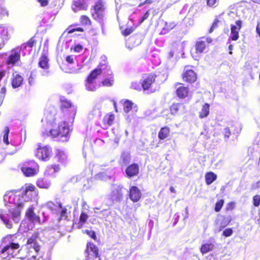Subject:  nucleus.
Wrapping results in <instances>:
<instances>
[{"label":"nucleus","instance_id":"62","mask_svg":"<svg viewBox=\"0 0 260 260\" xmlns=\"http://www.w3.org/2000/svg\"><path fill=\"white\" fill-rule=\"evenodd\" d=\"M256 32L260 38V22H258L257 23V25L256 27Z\"/></svg>","mask_w":260,"mask_h":260},{"label":"nucleus","instance_id":"34","mask_svg":"<svg viewBox=\"0 0 260 260\" xmlns=\"http://www.w3.org/2000/svg\"><path fill=\"white\" fill-rule=\"evenodd\" d=\"M176 26V24L174 22H165V26L161 29L160 34L165 35L168 33L170 30L173 29Z\"/></svg>","mask_w":260,"mask_h":260},{"label":"nucleus","instance_id":"32","mask_svg":"<svg viewBox=\"0 0 260 260\" xmlns=\"http://www.w3.org/2000/svg\"><path fill=\"white\" fill-rule=\"evenodd\" d=\"M214 248V245L211 243L203 244L200 247V251L202 254L211 251Z\"/></svg>","mask_w":260,"mask_h":260},{"label":"nucleus","instance_id":"4","mask_svg":"<svg viewBox=\"0 0 260 260\" xmlns=\"http://www.w3.org/2000/svg\"><path fill=\"white\" fill-rule=\"evenodd\" d=\"M21 171L24 176L31 177L38 174L40 167L35 160H28L23 164V166L21 168Z\"/></svg>","mask_w":260,"mask_h":260},{"label":"nucleus","instance_id":"25","mask_svg":"<svg viewBox=\"0 0 260 260\" xmlns=\"http://www.w3.org/2000/svg\"><path fill=\"white\" fill-rule=\"evenodd\" d=\"M222 22V14L216 16L213 21L211 27L208 30V32L211 34L215 29L217 28Z\"/></svg>","mask_w":260,"mask_h":260},{"label":"nucleus","instance_id":"16","mask_svg":"<svg viewBox=\"0 0 260 260\" xmlns=\"http://www.w3.org/2000/svg\"><path fill=\"white\" fill-rule=\"evenodd\" d=\"M34 210L33 207H29L26 212V216L32 223L41 224L44 221L42 222L41 221L40 216L35 214Z\"/></svg>","mask_w":260,"mask_h":260},{"label":"nucleus","instance_id":"41","mask_svg":"<svg viewBox=\"0 0 260 260\" xmlns=\"http://www.w3.org/2000/svg\"><path fill=\"white\" fill-rule=\"evenodd\" d=\"M224 201L223 199H221L218 200L216 203L215 205L214 210L218 212H219L221 208H222L224 205Z\"/></svg>","mask_w":260,"mask_h":260},{"label":"nucleus","instance_id":"15","mask_svg":"<svg viewBox=\"0 0 260 260\" xmlns=\"http://www.w3.org/2000/svg\"><path fill=\"white\" fill-rule=\"evenodd\" d=\"M86 252L88 255H92L94 258L101 260L99 248L93 243L88 242L86 245Z\"/></svg>","mask_w":260,"mask_h":260},{"label":"nucleus","instance_id":"27","mask_svg":"<svg viewBox=\"0 0 260 260\" xmlns=\"http://www.w3.org/2000/svg\"><path fill=\"white\" fill-rule=\"evenodd\" d=\"M8 40L7 30L3 27H0V49L5 46Z\"/></svg>","mask_w":260,"mask_h":260},{"label":"nucleus","instance_id":"35","mask_svg":"<svg viewBox=\"0 0 260 260\" xmlns=\"http://www.w3.org/2000/svg\"><path fill=\"white\" fill-rule=\"evenodd\" d=\"M115 80L113 76L105 78L101 82V84L104 87H112L114 84Z\"/></svg>","mask_w":260,"mask_h":260},{"label":"nucleus","instance_id":"49","mask_svg":"<svg viewBox=\"0 0 260 260\" xmlns=\"http://www.w3.org/2000/svg\"><path fill=\"white\" fill-rule=\"evenodd\" d=\"M233 233V231L232 228H226L223 231L222 235L224 237H228L232 236Z\"/></svg>","mask_w":260,"mask_h":260},{"label":"nucleus","instance_id":"37","mask_svg":"<svg viewBox=\"0 0 260 260\" xmlns=\"http://www.w3.org/2000/svg\"><path fill=\"white\" fill-rule=\"evenodd\" d=\"M73 5L81 10H85L87 9V5L84 2V0H74Z\"/></svg>","mask_w":260,"mask_h":260},{"label":"nucleus","instance_id":"23","mask_svg":"<svg viewBox=\"0 0 260 260\" xmlns=\"http://www.w3.org/2000/svg\"><path fill=\"white\" fill-rule=\"evenodd\" d=\"M36 185L40 188L48 189L51 186V182L46 178H39L36 181Z\"/></svg>","mask_w":260,"mask_h":260},{"label":"nucleus","instance_id":"20","mask_svg":"<svg viewBox=\"0 0 260 260\" xmlns=\"http://www.w3.org/2000/svg\"><path fill=\"white\" fill-rule=\"evenodd\" d=\"M23 82V78L19 74H13L11 79V85L13 88H16L21 86Z\"/></svg>","mask_w":260,"mask_h":260},{"label":"nucleus","instance_id":"46","mask_svg":"<svg viewBox=\"0 0 260 260\" xmlns=\"http://www.w3.org/2000/svg\"><path fill=\"white\" fill-rule=\"evenodd\" d=\"M0 218L8 228H11L12 227V224L11 223L9 220L6 218L4 214L1 213L0 214Z\"/></svg>","mask_w":260,"mask_h":260},{"label":"nucleus","instance_id":"5","mask_svg":"<svg viewBox=\"0 0 260 260\" xmlns=\"http://www.w3.org/2000/svg\"><path fill=\"white\" fill-rule=\"evenodd\" d=\"M106 7L102 0H99L90 9L91 16L93 19L96 21H101L103 19Z\"/></svg>","mask_w":260,"mask_h":260},{"label":"nucleus","instance_id":"26","mask_svg":"<svg viewBox=\"0 0 260 260\" xmlns=\"http://www.w3.org/2000/svg\"><path fill=\"white\" fill-rule=\"evenodd\" d=\"M170 134V129L169 127L165 126L161 127L158 134V138L159 140H164L167 139Z\"/></svg>","mask_w":260,"mask_h":260},{"label":"nucleus","instance_id":"63","mask_svg":"<svg viewBox=\"0 0 260 260\" xmlns=\"http://www.w3.org/2000/svg\"><path fill=\"white\" fill-rule=\"evenodd\" d=\"M5 74H6L5 71H4V70L0 71V81L2 80V79L5 76Z\"/></svg>","mask_w":260,"mask_h":260},{"label":"nucleus","instance_id":"2","mask_svg":"<svg viewBox=\"0 0 260 260\" xmlns=\"http://www.w3.org/2000/svg\"><path fill=\"white\" fill-rule=\"evenodd\" d=\"M42 136L44 138L51 136L53 139H58L59 141L67 142L70 138V127L67 122L62 121L58 125H53L49 131L43 132Z\"/></svg>","mask_w":260,"mask_h":260},{"label":"nucleus","instance_id":"13","mask_svg":"<svg viewBox=\"0 0 260 260\" xmlns=\"http://www.w3.org/2000/svg\"><path fill=\"white\" fill-rule=\"evenodd\" d=\"M128 194L130 200L134 203L139 201L142 197V193L140 189L135 185L129 187Z\"/></svg>","mask_w":260,"mask_h":260},{"label":"nucleus","instance_id":"52","mask_svg":"<svg viewBox=\"0 0 260 260\" xmlns=\"http://www.w3.org/2000/svg\"><path fill=\"white\" fill-rule=\"evenodd\" d=\"M83 46L80 44H78L74 46L73 47H71V49L73 50V51L75 52H79L83 50Z\"/></svg>","mask_w":260,"mask_h":260},{"label":"nucleus","instance_id":"22","mask_svg":"<svg viewBox=\"0 0 260 260\" xmlns=\"http://www.w3.org/2000/svg\"><path fill=\"white\" fill-rule=\"evenodd\" d=\"M15 204L17 208H13L9 210L11 217L13 220L19 217L21 214V209L23 208L24 206L22 203H15Z\"/></svg>","mask_w":260,"mask_h":260},{"label":"nucleus","instance_id":"28","mask_svg":"<svg viewBox=\"0 0 260 260\" xmlns=\"http://www.w3.org/2000/svg\"><path fill=\"white\" fill-rule=\"evenodd\" d=\"M210 104L205 103L202 105L201 111L199 112V117L201 119L207 117L210 113Z\"/></svg>","mask_w":260,"mask_h":260},{"label":"nucleus","instance_id":"3","mask_svg":"<svg viewBox=\"0 0 260 260\" xmlns=\"http://www.w3.org/2000/svg\"><path fill=\"white\" fill-rule=\"evenodd\" d=\"M13 237L14 235H8L5 237V239L9 242V244L1 250V257L3 259L10 260L11 257H13L14 250L18 249L20 247L18 243L11 242Z\"/></svg>","mask_w":260,"mask_h":260},{"label":"nucleus","instance_id":"44","mask_svg":"<svg viewBox=\"0 0 260 260\" xmlns=\"http://www.w3.org/2000/svg\"><path fill=\"white\" fill-rule=\"evenodd\" d=\"M222 134L225 140H228L231 135L230 128L228 127H225L222 132Z\"/></svg>","mask_w":260,"mask_h":260},{"label":"nucleus","instance_id":"8","mask_svg":"<svg viewBox=\"0 0 260 260\" xmlns=\"http://www.w3.org/2000/svg\"><path fill=\"white\" fill-rule=\"evenodd\" d=\"M189 66H186L182 74V80L186 83L192 84L197 80V74L194 70L189 69Z\"/></svg>","mask_w":260,"mask_h":260},{"label":"nucleus","instance_id":"43","mask_svg":"<svg viewBox=\"0 0 260 260\" xmlns=\"http://www.w3.org/2000/svg\"><path fill=\"white\" fill-rule=\"evenodd\" d=\"M45 112L47 115L50 114L53 116H55L57 114V108H56L54 106H51L47 108L45 111Z\"/></svg>","mask_w":260,"mask_h":260},{"label":"nucleus","instance_id":"36","mask_svg":"<svg viewBox=\"0 0 260 260\" xmlns=\"http://www.w3.org/2000/svg\"><path fill=\"white\" fill-rule=\"evenodd\" d=\"M94 83L95 81L86 79L85 81L86 89L89 91H94L96 89Z\"/></svg>","mask_w":260,"mask_h":260},{"label":"nucleus","instance_id":"56","mask_svg":"<svg viewBox=\"0 0 260 260\" xmlns=\"http://www.w3.org/2000/svg\"><path fill=\"white\" fill-rule=\"evenodd\" d=\"M7 92L6 88L5 86H1L0 85V96L1 97L4 98Z\"/></svg>","mask_w":260,"mask_h":260},{"label":"nucleus","instance_id":"11","mask_svg":"<svg viewBox=\"0 0 260 260\" xmlns=\"http://www.w3.org/2000/svg\"><path fill=\"white\" fill-rule=\"evenodd\" d=\"M242 27V21L237 20L235 24H231V35L230 39L233 41H237L239 38V32Z\"/></svg>","mask_w":260,"mask_h":260},{"label":"nucleus","instance_id":"24","mask_svg":"<svg viewBox=\"0 0 260 260\" xmlns=\"http://www.w3.org/2000/svg\"><path fill=\"white\" fill-rule=\"evenodd\" d=\"M101 66V64H99L96 68L92 70L87 76L86 79L95 81L97 77L102 73Z\"/></svg>","mask_w":260,"mask_h":260},{"label":"nucleus","instance_id":"57","mask_svg":"<svg viewBox=\"0 0 260 260\" xmlns=\"http://www.w3.org/2000/svg\"><path fill=\"white\" fill-rule=\"evenodd\" d=\"M64 153L63 151H61L59 149H57L56 151L55 155L58 158V159H60L61 157L64 155Z\"/></svg>","mask_w":260,"mask_h":260},{"label":"nucleus","instance_id":"55","mask_svg":"<svg viewBox=\"0 0 260 260\" xmlns=\"http://www.w3.org/2000/svg\"><path fill=\"white\" fill-rule=\"evenodd\" d=\"M149 16V11H147L144 15L141 17L139 21V24H141L146 19H147Z\"/></svg>","mask_w":260,"mask_h":260},{"label":"nucleus","instance_id":"21","mask_svg":"<svg viewBox=\"0 0 260 260\" xmlns=\"http://www.w3.org/2000/svg\"><path fill=\"white\" fill-rule=\"evenodd\" d=\"M38 238V234L37 233L34 234L30 237L28 238L26 242V244L32 245L33 248L37 253L39 251L40 248V245L37 242Z\"/></svg>","mask_w":260,"mask_h":260},{"label":"nucleus","instance_id":"58","mask_svg":"<svg viewBox=\"0 0 260 260\" xmlns=\"http://www.w3.org/2000/svg\"><path fill=\"white\" fill-rule=\"evenodd\" d=\"M46 206L49 209L53 210L55 207V204L52 201H48L46 203Z\"/></svg>","mask_w":260,"mask_h":260},{"label":"nucleus","instance_id":"51","mask_svg":"<svg viewBox=\"0 0 260 260\" xmlns=\"http://www.w3.org/2000/svg\"><path fill=\"white\" fill-rule=\"evenodd\" d=\"M207 5L210 7L215 8L216 6L217 0H207Z\"/></svg>","mask_w":260,"mask_h":260},{"label":"nucleus","instance_id":"39","mask_svg":"<svg viewBox=\"0 0 260 260\" xmlns=\"http://www.w3.org/2000/svg\"><path fill=\"white\" fill-rule=\"evenodd\" d=\"M75 25H70L66 30V32L68 34H72L75 31H79V32H83L84 29L82 27H76L73 28V26Z\"/></svg>","mask_w":260,"mask_h":260},{"label":"nucleus","instance_id":"31","mask_svg":"<svg viewBox=\"0 0 260 260\" xmlns=\"http://www.w3.org/2000/svg\"><path fill=\"white\" fill-rule=\"evenodd\" d=\"M29 191L34 192L35 199L37 201L39 198V193L38 190L36 189V187L34 185L30 184L28 186H27L25 188V190L24 191L23 194L25 196H27V193Z\"/></svg>","mask_w":260,"mask_h":260},{"label":"nucleus","instance_id":"54","mask_svg":"<svg viewBox=\"0 0 260 260\" xmlns=\"http://www.w3.org/2000/svg\"><path fill=\"white\" fill-rule=\"evenodd\" d=\"M59 214L60 218L66 217L67 216V209L66 207L61 208V210Z\"/></svg>","mask_w":260,"mask_h":260},{"label":"nucleus","instance_id":"50","mask_svg":"<svg viewBox=\"0 0 260 260\" xmlns=\"http://www.w3.org/2000/svg\"><path fill=\"white\" fill-rule=\"evenodd\" d=\"M134 30V28L132 27H127L122 31V34L123 36L126 37L132 33Z\"/></svg>","mask_w":260,"mask_h":260},{"label":"nucleus","instance_id":"17","mask_svg":"<svg viewBox=\"0 0 260 260\" xmlns=\"http://www.w3.org/2000/svg\"><path fill=\"white\" fill-rule=\"evenodd\" d=\"M121 102L123 106V111L125 113H128L132 111L133 109H134L135 112L137 111L138 107L137 105H135L132 101L129 100H123Z\"/></svg>","mask_w":260,"mask_h":260},{"label":"nucleus","instance_id":"10","mask_svg":"<svg viewBox=\"0 0 260 260\" xmlns=\"http://www.w3.org/2000/svg\"><path fill=\"white\" fill-rule=\"evenodd\" d=\"M175 93L177 96L180 99H184L188 96L189 89L187 86L181 82H176L174 84Z\"/></svg>","mask_w":260,"mask_h":260},{"label":"nucleus","instance_id":"12","mask_svg":"<svg viewBox=\"0 0 260 260\" xmlns=\"http://www.w3.org/2000/svg\"><path fill=\"white\" fill-rule=\"evenodd\" d=\"M60 108L61 111L63 112L69 111L71 117V119L73 121H74L76 111L75 108L73 106L72 103L70 101L67 100H61Z\"/></svg>","mask_w":260,"mask_h":260},{"label":"nucleus","instance_id":"53","mask_svg":"<svg viewBox=\"0 0 260 260\" xmlns=\"http://www.w3.org/2000/svg\"><path fill=\"white\" fill-rule=\"evenodd\" d=\"M235 207V203L233 202H231L227 204L225 210L226 211H232Z\"/></svg>","mask_w":260,"mask_h":260},{"label":"nucleus","instance_id":"38","mask_svg":"<svg viewBox=\"0 0 260 260\" xmlns=\"http://www.w3.org/2000/svg\"><path fill=\"white\" fill-rule=\"evenodd\" d=\"M80 21L82 25H90L91 24V20L88 16L83 15L80 17Z\"/></svg>","mask_w":260,"mask_h":260},{"label":"nucleus","instance_id":"48","mask_svg":"<svg viewBox=\"0 0 260 260\" xmlns=\"http://www.w3.org/2000/svg\"><path fill=\"white\" fill-rule=\"evenodd\" d=\"M85 233L94 241H97V237L96 236L95 232L94 231L86 230H85Z\"/></svg>","mask_w":260,"mask_h":260},{"label":"nucleus","instance_id":"29","mask_svg":"<svg viewBox=\"0 0 260 260\" xmlns=\"http://www.w3.org/2000/svg\"><path fill=\"white\" fill-rule=\"evenodd\" d=\"M184 109L185 106L182 103H173L170 107L171 113L174 115L178 114Z\"/></svg>","mask_w":260,"mask_h":260},{"label":"nucleus","instance_id":"30","mask_svg":"<svg viewBox=\"0 0 260 260\" xmlns=\"http://www.w3.org/2000/svg\"><path fill=\"white\" fill-rule=\"evenodd\" d=\"M37 43V41L36 40V37L34 36L32 37L28 41L23 43L21 44L20 48L21 49H26L27 47L32 48L35 46Z\"/></svg>","mask_w":260,"mask_h":260},{"label":"nucleus","instance_id":"14","mask_svg":"<svg viewBox=\"0 0 260 260\" xmlns=\"http://www.w3.org/2000/svg\"><path fill=\"white\" fill-rule=\"evenodd\" d=\"M125 174L128 178L137 176L140 172L139 166L137 163H133L128 166L125 169Z\"/></svg>","mask_w":260,"mask_h":260},{"label":"nucleus","instance_id":"64","mask_svg":"<svg viewBox=\"0 0 260 260\" xmlns=\"http://www.w3.org/2000/svg\"><path fill=\"white\" fill-rule=\"evenodd\" d=\"M229 49L230 50L229 53L230 54H233L232 50L233 49V45L232 44L230 45L229 46Z\"/></svg>","mask_w":260,"mask_h":260},{"label":"nucleus","instance_id":"1","mask_svg":"<svg viewBox=\"0 0 260 260\" xmlns=\"http://www.w3.org/2000/svg\"><path fill=\"white\" fill-rule=\"evenodd\" d=\"M157 75L154 73H146L141 75L139 83L137 81L132 82L131 88L136 90L147 91L152 93L156 91L154 85L156 83Z\"/></svg>","mask_w":260,"mask_h":260},{"label":"nucleus","instance_id":"42","mask_svg":"<svg viewBox=\"0 0 260 260\" xmlns=\"http://www.w3.org/2000/svg\"><path fill=\"white\" fill-rule=\"evenodd\" d=\"M88 218V215L85 212H82L79 217V223L82 225L87 221Z\"/></svg>","mask_w":260,"mask_h":260},{"label":"nucleus","instance_id":"6","mask_svg":"<svg viewBox=\"0 0 260 260\" xmlns=\"http://www.w3.org/2000/svg\"><path fill=\"white\" fill-rule=\"evenodd\" d=\"M52 155V149L50 146H42L40 143L38 144V147L35 151V156L39 160L47 161L49 160Z\"/></svg>","mask_w":260,"mask_h":260},{"label":"nucleus","instance_id":"47","mask_svg":"<svg viewBox=\"0 0 260 260\" xmlns=\"http://www.w3.org/2000/svg\"><path fill=\"white\" fill-rule=\"evenodd\" d=\"M253 205L255 207H258L260 205V196L258 194L255 195L252 198Z\"/></svg>","mask_w":260,"mask_h":260},{"label":"nucleus","instance_id":"60","mask_svg":"<svg viewBox=\"0 0 260 260\" xmlns=\"http://www.w3.org/2000/svg\"><path fill=\"white\" fill-rule=\"evenodd\" d=\"M66 60L70 64H73L74 62V59L72 55H68L66 58Z\"/></svg>","mask_w":260,"mask_h":260},{"label":"nucleus","instance_id":"33","mask_svg":"<svg viewBox=\"0 0 260 260\" xmlns=\"http://www.w3.org/2000/svg\"><path fill=\"white\" fill-rule=\"evenodd\" d=\"M217 179V175L212 172H208L205 174V182L208 185L212 183Z\"/></svg>","mask_w":260,"mask_h":260},{"label":"nucleus","instance_id":"9","mask_svg":"<svg viewBox=\"0 0 260 260\" xmlns=\"http://www.w3.org/2000/svg\"><path fill=\"white\" fill-rule=\"evenodd\" d=\"M21 49L17 47L13 48L11 50V53L6 60V64L7 65L14 66L16 63L20 60L21 58Z\"/></svg>","mask_w":260,"mask_h":260},{"label":"nucleus","instance_id":"45","mask_svg":"<svg viewBox=\"0 0 260 260\" xmlns=\"http://www.w3.org/2000/svg\"><path fill=\"white\" fill-rule=\"evenodd\" d=\"M108 178L107 175L104 172H100L98 173L95 176V178L97 180L104 181L106 180Z\"/></svg>","mask_w":260,"mask_h":260},{"label":"nucleus","instance_id":"7","mask_svg":"<svg viewBox=\"0 0 260 260\" xmlns=\"http://www.w3.org/2000/svg\"><path fill=\"white\" fill-rule=\"evenodd\" d=\"M213 43L210 37H202L199 39L194 45L195 53L200 55L208 51L210 44Z\"/></svg>","mask_w":260,"mask_h":260},{"label":"nucleus","instance_id":"19","mask_svg":"<svg viewBox=\"0 0 260 260\" xmlns=\"http://www.w3.org/2000/svg\"><path fill=\"white\" fill-rule=\"evenodd\" d=\"M115 120V115L112 113L106 114L103 117V124L105 129H107L111 126Z\"/></svg>","mask_w":260,"mask_h":260},{"label":"nucleus","instance_id":"61","mask_svg":"<svg viewBox=\"0 0 260 260\" xmlns=\"http://www.w3.org/2000/svg\"><path fill=\"white\" fill-rule=\"evenodd\" d=\"M37 1L40 3V5L42 7H46L49 4L48 0H37Z\"/></svg>","mask_w":260,"mask_h":260},{"label":"nucleus","instance_id":"18","mask_svg":"<svg viewBox=\"0 0 260 260\" xmlns=\"http://www.w3.org/2000/svg\"><path fill=\"white\" fill-rule=\"evenodd\" d=\"M49 59L46 53H42L39 59L38 66L42 69L47 71L50 68Z\"/></svg>","mask_w":260,"mask_h":260},{"label":"nucleus","instance_id":"59","mask_svg":"<svg viewBox=\"0 0 260 260\" xmlns=\"http://www.w3.org/2000/svg\"><path fill=\"white\" fill-rule=\"evenodd\" d=\"M29 85H31L35 83V76L31 73L28 79Z\"/></svg>","mask_w":260,"mask_h":260},{"label":"nucleus","instance_id":"40","mask_svg":"<svg viewBox=\"0 0 260 260\" xmlns=\"http://www.w3.org/2000/svg\"><path fill=\"white\" fill-rule=\"evenodd\" d=\"M9 128L8 126H6L4 128V136H3V141L4 142L7 144L8 145L9 144V140H8V136L9 134Z\"/></svg>","mask_w":260,"mask_h":260}]
</instances>
